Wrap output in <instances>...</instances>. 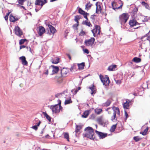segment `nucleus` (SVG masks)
<instances>
[{
  "instance_id": "nucleus-1",
  "label": "nucleus",
  "mask_w": 150,
  "mask_h": 150,
  "mask_svg": "<svg viewBox=\"0 0 150 150\" xmlns=\"http://www.w3.org/2000/svg\"><path fill=\"white\" fill-rule=\"evenodd\" d=\"M86 133L83 134V137H86L91 139L95 138L94 136V131L93 129L91 127H88L85 129Z\"/></svg>"
},
{
  "instance_id": "nucleus-2",
  "label": "nucleus",
  "mask_w": 150,
  "mask_h": 150,
  "mask_svg": "<svg viewBox=\"0 0 150 150\" xmlns=\"http://www.w3.org/2000/svg\"><path fill=\"white\" fill-rule=\"evenodd\" d=\"M58 104L54 105L51 106L50 108L52 110L53 113H59L60 110L62 109V107L61 105V101L60 100H58Z\"/></svg>"
},
{
  "instance_id": "nucleus-3",
  "label": "nucleus",
  "mask_w": 150,
  "mask_h": 150,
  "mask_svg": "<svg viewBox=\"0 0 150 150\" xmlns=\"http://www.w3.org/2000/svg\"><path fill=\"white\" fill-rule=\"evenodd\" d=\"M129 18L127 13H123L119 16V21L121 24L122 25L125 23Z\"/></svg>"
},
{
  "instance_id": "nucleus-4",
  "label": "nucleus",
  "mask_w": 150,
  "mask_h": 150,
  "mask_svg": "<svg viewBox=\"0 0 150 150\" xmlns=\"http://www.w3.org/2000/svg\"><path fill=\"white\" fill-rule=\"evenodd\" d=\"M99 77L103 85L107 86L109 84L110 81L108 76H103L100 74L99 76Z\"/></svg>"
},
{
  "instance_id": "nucleus-5",
  "label": "nucleus",
  "mask_w": 150,
  "mask_h": 150,
  "mask_svg": "<svg viewBox=\"0 0 150 150\" xmlns=\"http://www.w3.org/2000/svg\"><path fill=\"white\" fill-rule=\"evenodd\" d=\"M100 27L99 26L96 25L95 28L92 30V32L94 37H95L96 35H100Z\"/></svg>"
},
{
  "instance_id": "nucleus-6",
  "label": "nucleus",
  "mask_w": 150,
  "mask_h": 150,
  "mask_svg": "<svg viewBox=\"0 0 150 150\" xmlns=\"http://www.w3.org/2000/svg\"><path fill=\"white\" fill-rule=\"evenodd\" d=\"M48 26L49 30H48L47 32V31H46V32H47V33L49 35H51L52 34L53 35L54 33L56 31V29L52 25L50 24L48 25Z\"/></svg>"
},
{
  "instance_id": "nucleus-7",
  "label": "nucleus",
  "mask_w": 150,
  "mask_h": 150,
  "mask_svg": "<svg viewBox=\"0 0 150 150\" xmlns=\"http://www.w3.org/2000/svg\"><path fill=\"white\" fill-rule=\"evenodd\" d=\"M95 40L94 38H91L89 39L86 40L84 43L87 46H91L93 45Z\"/></svg>"
},
{
  "instance_id": "nucleus-8",
  "label": "nucleus",
  "mask_w": 150,
  "mask_h": 150,
  "mask_svg": "<svg viewBox=\"0 0 150 150\" xmlns=\"http://www.w3.org/2000/svg\"><path fill=\"white\" fill-rule=\"evenodd\" d=\"M15 34L19 37H21L23 35V32L20 28L18 26H16L14 28Z\"/></svg>"
},
{
  "instance_id": "nucleus-9",
  "label": "nucleus",
  "mask_w": 150,
  "mask_h": 150,
  "mask_svg": "<svg viewBox=\"0 0 150 150\" xmlns=\"http://www.w3.org/2000/svg\"><path fill=\"white\" fill-rule=\"evenodd\" d=\"M78 11L79 13L83 16L84 18L87 20H88L87 16H89V13L86 12L85 11L82 10V9L80 8H79Z\"/></svg>"
},
{
  "instance_id": "nucleus-10",
  "label": "nucleus",
  "mask_w": 150,
  "mask_h": 150,
  "mask_svg": "<svg viewBox=\"0 0 150 150\" xmlns=\"http://www.w3.org/2000/svg\"><path fill=\"white\" fill-rule=\"evenodd\" d=\"M33 123L35 124L36 125L32 126V128L35 130H36L38 129V127L39 126L41 123V122L37 118H36L33 121Z\"/></svg>"
},
{
  "instance_id": "nucleus-11",
  "label": "nucleus",
  "mask_w": 150,
  "mask_h": 150,
  "mask_svg": "<svg viewBox=\"0 0 150 150\" xmlns=\"http://www.w3.org/2000/svg\"><path fill=\"white\" fill-rule=\"evenodd\" d=\"M97 121L98 123L101 125H105V120L102 116L98 117Z\"/></svg>"
},
{
  "instance_id": "nucleus-12",
  "label": "nucleus",
  "mask_w": 150,
  "mask_h": 150,
  "mask_svg": "<svg viewBox=\"0 0 150 150\" xmlns=\"http://www.w3.org/2000/svg\"><path fill=\"white\" fill-rule=\"evenodd\" d=\"M69 71V69L67 68H63L61 70V74L63 77L66 76Z\"/></svg>"
},
{
  "instance_id": "nucleus-13",
  "label": "nucleus",
  "mask_w": 150,
  "mask_h": 150,
  "mask_svg": "<svg viewBox=\"0 0 150 150\" xmlns=\"http://www.w3.org/2000/svg\"><path fill=\"white\" fill-rule=\"evenodd\" d=\"M129 24L130 26L132 27H134L137 25H139V24L137 21L135 19L130 20L129 21Z\"/></svg>"
},
{
  "instance_id": "nucleus-14",
  "label": "nucleus",
  "mask_w": 150,
  "mask_h": 150,
  "mask_svg": "<svg viewBox=\"0 0 150 150\" xmlns=\"http://www.w3.org/2000/svg\"><path fill=\"white\" fill-rule=\"evenodd\" d=\"M96 134L98 135L100 139H103L107 136V134H105L103 133L98 132L97 130H95Z\"/></svg>"
},
{
  "instance_id": "nucleus-15",
  "label": "nucleus",
  "mask_w": 150,
  "mask_h": 150,
  "mask_svg": "<svg viewBox=\"0 0 150 150\" xmlns=\"http://www.w3.org/2000/svg\"><path fill=\"white\" fill-rule=\"evenodd\" d=\"M38 29V34L40 36H41L45 32V29L44 27L41 26H39Z\"/></svg>"
},
{
  "instance_id": "nucleus-16",
  "label": "nucleus",
  "mask_w": 150,
  "mask_h": 150,
  "mask_svg": "<svg viewBox=\"0 0 150 150\" xmlns=\"http://www.w3.org/2000/svg\"><path fill=\"white\" fill-rule=\"evenodd\" d=\"M35 5H40V8H41L44 5L43 1L42 0H36L35 2Z\"/></svg>"
},
{
  "instance_id": "nucleus-17",
  "label": "nucleus",
  "mask_w": 150,
  "mask_h": 150,
  "mask_svg": "<svg viewBox=\"0 0 150 150\" xmlns=\"http://www.w3.org/2000/svg\"><path fill=\"white\" fill-rule=\"evenodd\" d=\"M19 59L21 61L22 64L24 65H26L28 62L26 60V58L24 56H22L19 57Z\"/></svg>"
},
{
  "instance_id": "nucleus-18",
  "label": "nucleus",
  "mask_w": 150,
  "mask_h": 150,
  "mask_svg": "<svg viewBox=\"0 0 150 150\" xmlns=\"http://www.w3.org/2000/svg\"><path fill=\"white\" fill-rule=\"evenodd\" d=\"M51 67L53 68V69L52 70V74H54L57 73L59 70V67L57 66H54V65H52Z\"/></svg>"
},
{
  "instance_id": "nucleus-19",
  "label": "nucleus",
  "mask_w": 150,
  "mask_h": 150,
  "mask_svg": "<svg viewBox=\"0 0 150 150\" xmlns=\"http://www.w3.org/2000/svg\"><path fill=\"white\" fill-rule=\"evenodd\" d=\"M89 88L91 90V95H92L93 94H95L96 93L95 86L94 84H93L92 86L89 87Z\"/></svg>"
},
{
  "instance_id": "nucleus-20",
  "label": "nucleus",
  "mask_w": 150,
  "mask_h": 150,
  "mask_svg": "<svg viewBox=\"0 0 150 150\" xmlns=\"http://www.w3.org/2000/svg\"><path fill=\"white\" fill-rule=\"evenodd\" d=\"M18 20V18H16L15 17L11 14L10 15V21L11 22H14L16 21H17Z\"/></svg>"
},
{
  "instance_id": "nucleus-21",
  "label": "nucleus",
  "mask_w": 150,
  "mask_h": 150,
  "mask_svg": "<svg viewBox=\"0 0 150 150\" xmlns=\"http://www.w3.org/2000/svg\"><path fill=\"white\" fill-rule=\"evenodd\" d=\"M130 102V101L129 100H127L125 103L123 104V107L124 109H127L129 106V103Z\"/></svg>"
},
{
  "instance_id": "nucleus-22",
  "label": "nucleus",
  "mask_w": 150,
  "mask_h": 150,
  "mask_svg": "<svg viewBox=\"0 0 150 150\" xmlns=\"http://www.w3.org/2000/svg\"><path fill=\"white\" fill-rule=\"evenodd\" d=\"M66 100L64 102V104L66 105L67 104L71 103H72V101L71 99V97L70 96H69L67 98L66 97Z\"/></svg>"
},
{
  "instance_id": "nucleus-23",
  "label": "nucleus",
  "mask_w": 150,
  "mask_h": 150,
  "mask_svg": "<svg viewBox=\"0 0 150 150\" xmlns=\"http://www.w3.org/2000/svg\"><path fill=\"white\" fill-rule=\"evenodd\" d=\"M82 126L81 125H76V129L75 130V136L76 137V133L79 132L80 130L81 129Z\"/></svg>"
},
{
  "instance_id": "nucleus-24",
  "label": "nucleus",
  "mask_w": 150,
  "mask_h": 150,
  "mask_svg": "<svg viewBox=\"0 0 150 150\" xmlns=\"http://www.w3.org/2000/svg\"><path fill=\"white\" fill-rule=\"evenodd\" d=\"M59 58H55L51 59V62L53 64H56L59 62Z\"/></svg>"
},
{
  "instance_id": "nucleus-25",
  "label": "nucleus",
  "mask_w": 150,
  "mask_h": 150,
  "mask_svg": "<svg viewBox=\"0 0 150 150\" xmlns=\"http://www.w3.org/2000/svg\"><path fill=\"white\" fill-rule=\"evenodd\" d=\"M78 67L79 69V70H82L84 69L85 66V63L84 62H82L81 64H77Z\"/></svg>"
},
{
  "instance_id": "nucleus-26",
  "label": "nucleus",
  "mask_w": 150,
  "mask_h": 150,
  "mask_svg": "<svg viewBox=\"0 0 150 150\" xmlns=\"http://www.w3.org/2000/svg\"><path fill=\"white\" fill-rule=\"evenodd\" d=\"M89 114V111H85L83 113L82 115V117L83 118H86Z\"/></svg>"
},
{
  "instance_id": "nucleus-27",
  "label": "nucleus",
  "mask_w": 150,
  "mask_h": 150,
  "mask_svg": "<svg viewBox=\"0 0 150 150\" xmlns=\"http://www.w3.org/2000/svg\"><path fill=\"white\" fill-rule=\"evenodd\" d=\"M42 113L46 117V119L48 120L49 122H50L51 120L50 117L49 115H48L47 114V113L45 112H43Z\"/></svg>"
},
{
  "instance_id": "nucleus-28",
  "label": "nucleus",
  "mask_w": 150,
  "mask_h": 150,
  "mask_svg": "<svg viewBox=\"0 0 150 150\" xmlns=\"http://www.w3.org/2000/svg\"><path fill=\"white\" fill-rule=\"evenodd\" d=\"M116 65H113L110 66L108 67V70L109 71H113V69L116 68Z\"/></svg>"
},
{
  "instance_id": "nucleus-29",
  "label": "nucleus",
  "mask_w": 150,
  "mask_h": 150,
  "mask_svg": "<svg viewBox=\"0 0 150 150\" xmlns=\"http://www.w3.org/2000/svg\"><path fill=\"white\" fill-rule=\"evenodd\" d=\"M141 4L142 6H144L146 9H150V8L149 5L147 3L145 2L144 1H142Z\"/></svg>"
},
{
  "instance_id": "nucleus-30",
  "label": "nucleus",
  "mask_w": 150,
  "mask_h": 150,
  "mask_svg": "<svg viewBox=\"0 0 150 150\" xmlns=\"http://www.w3.org/2000/svg\"><path fill=\"white\" fill-rule=\"evenodd\" d=\"M132 61L136 63H139L141 61V59L140 58L135 57L133 59Z\"/></svg>"
},
{
  "instance_id": "nucleus-31",
  "label": "nucleus",
  "mask_w": 150,
  "mask_h": 150,
  "mask_svg": "<svg viewBox=\"0 0 150 150\" xmlns=\"http://www.w3.org/2000/svg\"><path fill=\"white\" fill-rule=\"evenodd\" d=\"M116 125H113L111 127L110 131L111 132H114L116 128Z\"/></svg>"
},
{
  "instance_id": "nucleus-32",
  "label": "nucleus",
  "mask_w": 150,
  "mask_h": 150,
  "mask_svg": "<svg viewBox=\"0 0 150 150\" xmlns=\"http://www.w3.org/2000/svg\"><path fill=\"white\" fill-rule=\"evenodd\" d=\"M111 103V101L109 100H108L104 104V106L108 107L109 106Z\"/></svg>"
},
{
  "instance_id": "nucleus-33",
  "label": "nucleus",
  "mask_w": 150,
  "mask_h": 150,
  "mask_svg": "<svg viewBox=\"0 0 150 150\" xmlns=\"http://www.w3.org/2000/svg\"><path fill=\"white\" fill-rule=\"evenodd\" d=\"M91 5H92L91 4H90L89 3L88 4H86L85 6L86 10L87 11L90 8Z\"/></svg>"
},
{
  "instance_id": "nucleus-34",
  "label": "nucleus",
  "mask_w": 150,
  "mask_h": 150,
  "mask_svg": "<svg viewBox=\"0 0 150 150\" xmlns=\"http://www.w3.org/2000/svg\"><path fill=\"white\" fill-rule=\"evenodd\" d=\"M102 111V110L101 109H96L95 110L96 113L97 114H99Z\"/></svg>"
},
{
  "instance_id": "nucleus-35",
  "label": "nucleus",
  "mask_w": 150,
  "mask_h": 150,
  "mask_svg": "<svg viewBox=\"0 0 150 150\" xmlns=\"http://www.w3.org/2000/svg\"><path fill=\"white\" fill-rule=\"evenodd\" d=\"M64 137L67 139L68 141H69V134L68 133H65L64 134Z\"/></svg>"
},
{
  "instance_id": "nucleus-36",
  "label": "nucleus",
  "mask_w": 150,
  "mask_h": 150,
  "mask_svg": "<svg viewBox=\"0 0 150 150\" xmlns=\"http://www.w3.org/2000/svg\"><path fill=\"white\" fill-rule=\"evenodd\" d=\"M81 18V16H76L75 17V18L74 19V21H75L77 23H79V22L78 21V20L80 19Z\"/></svg>"
},
{
  "instance_id": "nucleus-37",
  "label": "nucleus",
  "mask_w": 150,
  "mask_h": 150,
  "mask_svg": "<svg viewBox=\"0 0 150 150\" xmlns=\"http://www.w3.org/2000/svg\"><path fill=\"white\" fill-rule=\"evenodd\" d=\"M86 32L83 31V30H81L80 33H79V35L81 36H83L84 35H86Z\"/></svg>"
},
{
  "instance_id": "nucleus-38",
  "label": "nucleus",
  "mask_w": 150,
  "mask_h": 150,
  "mask_svg": "<svg viewBox=\"0 0 150 150\" xmlns=\"http://www.w3.org/2000/svg\"><path fill=\"white\" fill-rule=\"evenodd\" d=\"M88 20H87L86 19V20L84 22L85 24L89 27L92 26V25L91 23L90 22H88Z\"/></svg>"
},
{
  "instance_id": "nucleus-39",
  "label": "nucleus",
  "mask_w": 150,
  "mask_h": 150,
  "mask_svg": "<svg viewBox=\"0 0 150 150\" xmlns=\"http://www.w3.org/2000/svg\"><path fill=\"white\" fill-rule=\"evenodd\" d=\"M134 139L136 142H137L141 139L138 136L134 137L133 138Z\"/></svg>"
},
{
  "instance_id": "nucleus-40",
  "label": "nucleus",
  "mask_w": 150,
  "mask_h": 150,
  "mask_svg": "<svg viewBox=\"0 0 150 150\" xmlns=\"http://www.w3.org/2000/svg\"><path fill=\"white\" fill-rule=\"evenodd\" d=\"M65 95L64 94H62V93H58L56 95H55V97L57 98H59L60 97H61L62 96H64Z\"/></svg>"
},
{
  "instance_id": "nucleus-41",
  "label": "nucleus",
  "mask_w": 150,
  "mask_h": 150,
  "mask_svg": "<svg viewBox=\"0 0 150 150\" xmlns=\"http://www.w3.org/2000/svg\"><path fill=\"white\" fill-rule=\"evenodd\" d=\"M26 40L25 39H21L19 41V44L20 45L23 44L25 42Z\"/></svg>"
},
{
  "instance_id": "nucleus-42",
  "label": "nucleus",
  "mask_w": 150,
  "mask_h": 150,
  "mask_svg": "<svg viewBox=\"0 0 150 150\" xmlns=\"http://www.w3.org/2000/svg\"><path fill=\"white\" fill-rule=\"evenodd\" d=\"M26 0H18V3L21 5H23V3Z\"/></svg>"
},
{
  "instance_id": "nucleus-43",
  "label": "nucleus",
  "mask_w": 150,
  "mask_h": 150,
  "mask_svg": "<svg viewBox=\"0 0 150 150\" xmlns=\"http://www.w3.org/2000/svg\"><path fill=\"white\" fill-rule=\"evenodd\" d=\"M98 3H96V13H99V12L100 11L99 10V9H98Z\"/></svg>"
},
{
  "instance_id": "nucleus-44",
  "label": "nucleus",
  "mask_w": 150,
  "mask_h": 150,
  "mask_svg": "<svg viewBox=\"0 0 150 150\" xmlns=\"http://www.w3.org/2000/svg\"><path fill=\"white\" fill-rule=\"evenodd\" d=\"M98 3H96V13H99V12L100 11L99 10V9H98Z\"/></svg>"
},
{
  "instance_id": "nucleus-45",
  "label": "nucleus",
  "mask_w": 150,
  "mask_h": 150,
  "mask_svg": "<svg viewBox=\"0 0 150 150\" xmlns=\"http://www.w3.org/2000/svg\"><path fill=\"white\" fill-rule=\"evenodd\" d=\"M118 110H119V108H115V109L114 110L113 114L115 113V115H116V114L117 112V111Z\"/></svg>"
},
{
  "instance_id": "nucleus-46",
  "label": "nucleus",
  "mask_w": 150,
  "mask_h": 150,
  "mask_svg": "<svg viewBox=\"0 0 150 150\" xmlns=\"http://www.w3.org/2000/svg\"><path fill=\"white\" fill-rule=\"evenodd\" d=\"M78 91L77 90V89H73L71 91V92H72V93H74V94H76V93Z\"/></svg>"
},
{
  "instance_id": "nucleus-47",
  "label": "nucleus",
  "mask_w": 150,
  "mask_h": 150,
  "mask_svg": "<svg viewBox=\"0 0 150 150\" xmlns=\"http://www.w3.org/2000/svg\"><path fill=\"white\" fill-rule=\"evenodd\" d=\"M116 117V115L115 113L113 114V115L111 117V120L112 121H114Z\"/></svg>"
},
{
  "instance_id": "nucleus-48",
  "label": "nucleus",
  "mask_w": 150,
  "mask_h": 150,
  "mask_svg": "<svg viewBox=\"0 0 150 150\" xmlns=\"http://www.w3.org/2000/svg\"><path fill=\"white\" fill-rule=\"evenodd\" d=\"M115 81L116 83V84H120L121 83V81L120 80H115Z\"/></svg>"
},
{
  "instance_id": "nucleus-49",
  "label": "nucleus",
  "mask_w": 150,
  "mask_h": 150,
  "mask_svg": "<svg viewBox=\"0 0 150 150\" xmlns=\"http://www.w3.org/2000/svg\"><path fill=\"white\" fill-rule=\"evenodd\" d=\"M79 25V23H77L76 24H74L73 25V28H76V29H77V26Z\"/></svg>"
},
{
  "instance_id": "nucleus-50",
  "label": "nucleus",
  "mask_w": 150,
  "mask_h": 150,
  "mask_svg": "<svg viewBox=\"0 0 150 150\" xmlns=\"http://www.w3.org/2000/svg\"><path fill=\"white\" fill-rule=\"evenodd\" d=\"M83 50L84 51V52L87 54H88L89 53V50L87 49Z\"/></svg>"
},
{
  "instance_id": "nucleus-51",
  "label": "nucleus",
  "mask_w": 150,
  "mask_h": 150,
  "mask_svg": "<svg viewBox=\"0 0 150 150\" xmlns=\"http://www.w3.org/2000/svg\"><path fill=\"white\" fill-rule=\"evenodd\" d=\"M146 35H147V36H148L146 40H149V42H150V34H149V35H148V33H147V34H146Z\"/></svg>"
},
{
  "instance_id": "nucleus-52",
  "label": "nucleus",
  "mask_w": 150,
  "mask_h": 150,
  "mask_svg": "<svg viewBox=\"0 0 150 150\" xmlns=\"http://www.w3.org/2000/svg\"><path fill=\"white\" fill-rule=\"evenodd\" d=\"M95 16L94 15H91V18L92 19V20H93V21H94L95 20V18L94 16Z\"/></svg>"
},
{
  "instance_id": "nucleus-53",
  "label": "nucleus",
  "mask_w": 150,
  "mask_h": 150,
  "mask_svg": "<svg viewBox=\"0 0 150 150\" xmlns=\"http://www.w3.org/2000/svg\"><path fill=\"white\" fill-rule=\"evenodd\" d=\"M98 9H99V10L100 11V13L101 12L102 9H101V6L100 5H99L98 6Z\"/></svg>"
},
{
  "instance_id": "nucleus-54",
  "label": "nucleus",
  "mask_w": 150,
  "mask_h": 150,
  "mask_svg": "<svg viewBox=\"0 0 150 150\" xmlns=\"http://www.w3.org/2000/svg\"><path fill=\"white\" fill-rule=\"evenodd\" d=\"M148 127H147L146 128L144 131V132L146 133V134L148 131Z\"/></svg>"
},
{
  "instance_id": "nucleus-55",
  "label": "nucleus",
  "mask_w": 150,
  "mask_h": 150,
  "mask_svg": "<svg viewBox=\"0 0 150 150\" xmlns=\"http://www.w3.org/2000/svg\"><path fill=\"white\" fill-rule=\"evenodd\" d=\"M25 47H26L24 45H21L20 46V49H21L22 48H25Z\"/></svg>"
},
{
  "instance_id": "nucleus-56",
  "label": "nucleus",
  "mask_w": 150,
  "mask_h": 150,
  "mask_svg": "<svg viewBox=\"0 0 150 150\" xmlns=\"http://www.w3.org/2000/svg\"><path fill=\"white\" fill-rule=\"evenodd\" d=\"M45 74L48 75V69L45 70V72L44 73Z\"/></svg>"
},
{
  "instance_id": "nucleus-57",
  "label": "nucleus",
  "mask_w": 150,
  "mask_h": 150,
  "mask_svg": "<svg viewBox=\"0 0 150 150\" xmlns=\"http://www.w3.org/2000/svg\"><path fill=\"white\" fill-rule=\"evenodd\" d=\"M140 133L141 134L143 135H144V136L146 135V133H145L144 132V131L142 132H140Z\"/></svg>"
},
{
  "instance_id": "nucleus-58",
  "label": "nucleus",
  "mask_w": 150,
  "mask_h": 150,
  "mask_svg": "<svg viewBox=\"0 0 150 150\" xmlns=\"http://www.w3.org/2000/svg\"><path fill=\"white\" fill-rule=\"evenodd\" d=\"M125 115L126 117V118L127 119L128 117V115L127 113V112L125 111Z\"/></svg>"
},
{
  "instance_id": "nucleus-59",
  "label": "nucleus",
  "mask_w": 150,
  "mask_h": 150,
  "mask_svg": "<svg viewBox=\"0 0 150 150\" xmlns=\"http://www.w3.org/2000/svg\"><path fill=\"white\" fill-rule=\"evenodd\" d=\"M40 8H37V7L36 8L35 10L36 12H37Z\"/></svg>"
},
{
  "instance_id": "nucleus-60",
  "label": "nucleus",
  "mask_w": 150,
  "mask_h": 150,
  "mask_svg": "<svg viewBox=\"0 0 150 150\" xmlns=\"http://www.w3.org/2000/svg\"><path fill=\"white\" fill-rule=\"evenodd\" d=\"M8 17L5 16L4 17L6 21H7L8 20Z\"/></svg>"
},
{
  "instance_id": "nucleus-61",
  "label": "nucleus",
  "mask_w": 150,
  "mask_h": 150,
  "mask_svg": "<svg viewBox=\"0 0 150 150\" xmlns=\"http://www.w3.org/2000/svg\"><path fill=\"white\" fill-rule=\"evenodd\" d=\"M67 56L70 59H71V57L70 56L69 54H67Z\"/></svg>"
},
{
  "instance_id": "nucleus-62",
  "label": "nucleus",
  "mask_w": 150,
  "mask_h": 150,
  "mask_svg": "<svg viewBox=\"0 0 150 150\" xmlns=\"http://www.w3.org/2000/svg\"><path fill=\"white\" fill-rule=\"evenodd\" d=\"M10 13V12H8V13H7L6 14V16H8H8L9 15Z\"/></svg>"
},
{
  "instance_id": "nucleus-63",
  "label": "nucleus",
  "mask_w": 150,
  "mask_h": 150,
  "mask_svg": "<svg viewBox=\"0 0 150 150\" xmlns=\"http://www.w3.org/2000/svg\"><path fill=\"white\" fill-rule=\"evenodd\" d=\"M117 113L116 114H117L118 115H120V110H118L117 111Z\"/></svg>"
},
{
  "instance_id": "nucleus-64",
  "label": "nucleus",
  "mask_w": 150,
  "mask_h": 150,
  "mask_svg": "<svg viewBox=\"0 0 150 150\" xmlns=\"http://www.w3.org/2000/svg\"><path fill=\"white\" fill-rule=\"evenodd\" d=\"M44 1H43V3H44V4H45V3H46L47 2V0H44Z\"/></svg>"
}]
</instances>
